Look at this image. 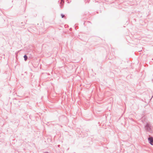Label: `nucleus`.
I'll return each instance as SVG.
<instances>
[{
    "label": "nucleus",
    "instance_id": "obj_1",
    "mask_svg": "<svg viewBox=\"0 0 153 153\" xmlns=\"http://www.w3.org/2000/svg\"><path fill=\"white\" fill-rule=\"evenodd\" d=\"M148 140L150 144L152 145H153V138L152 137H149Z\"/></svg>",
    "mask_w": 153,
    "mask_h": 153
},
{
    "label": "nucleus",
    "instance_id": "obj_2",
    "mask_svg": "<svg viewBox=\"0 0 153 153\" xmlns=\"http://www.w3.org/2000/svg\"><path fill=\"white\" fill-rule=\"evenodd\" d=\"M24 58L25 61H26L27 59V57L26 55L24 56Z\"/></svg>",
    "mask_w": 153,
    "mask_h": 153
},
{
    "label": "nucleus",
    "instance_id": "obj_3",
    "mask_svg": "<svg viewBox=\"0 0 153 153\" xmlns=\"http://www.w3.org/2000/svg\"><path fill=\"white\" fill-rule=\"evenodd\" d=\"M62 17V18L64 16V15L62 14L61 15Z\"/></svg>",
    "mask_w": 153,
    "mask_h": 153
}]
</instances>
